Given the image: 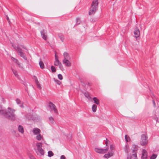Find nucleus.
<instances>
[{
  "instance_id": "18",
  "label": "nucleus",
  "mask_w": 159,
  "mask_h": 159,
  "mask_svg": "<svg viewBox=\"0 0 159 159\" xmlns=\"http://www.w3.org/2000/svg\"><path fill=\"white\" fill-rule=\"evenodd\" d=\"M18 130L21 134H23L24 130L23 127L21 125H19L18 127Z\"/></svg>"
},
{
  "instance_id": "5",
  "label": "nucleus",
  "mask_w": 159,
  "mask_h": 159,
  "mask_svg": "<svg viewBox=\"0 0 159 159\" xmlns=\"http://www.w3.org/2000/svg\"><path fill=\"white\" fill-rule=\"evenodd\" d=\"M55 60L54 62V64L55 66H59V68L61 70H64V67L62 64L59 60V57L57 54V52H55Z\"/></svg>"
},
{
  "instance_id": "30",
  "label": "nucleus",
  "mask_w": 159,
  "mask_h": 159,
  "mask_svg": "<svg viewBox=\"0 0 159 159\" xmlns=\"http://www.w3.org/2000/svg\"><path fill=\"white\" fill-rule=\"evenodd\" d=\"M57 77L60 80H61L63 79V76L61 74H58L57 75Z\"/></svg>"
},
{
  "instance_id": "24",
  "label": "nucleus",
  "mask_w": 159,
  "mask_h": 159,
  "mask_svg": "<svg viewBox=\"0 0 159 159\" xmlns=\"http://www.w3.org/2000/svg\"><path fill=\"white\" fill-rule=\"evenodd\" d=\"M125 139L127 142H129L130 141V139L129 137L127 135H125Z\"/></svg>"
},
{
  "instance_id": "34",
  "label": "nucleus",
  "mask_w": 159,
  "mask_h": 159,
  "mask_svg": "<svg viewBox=\"0 0 159 159\" xmlns=\"http://www.w3.org/2000/svg\"><path fill=\"white\" fill-rule=\"evenodd\" d=\"M60 159H66V157L64 155H61L60 157Z\"/></svg>"
},
{
  "instance_id": "21",
  "label": "nucleus",
  "mask_w": 159,
  "mask_h": 159,
  "mask_svg": "<svg viewBox=\"0 0 159 159\" xmlns=\"http://www.w3.org/2000/svg\"><path fill=\"white\" fill-rule=\"evenodd\" d=\"M96 11L94 10L93 9H92L90 8L89 12V14L90 15H93L95 13Z\"/></svg>"
},
{
  "instance_id": "7",
  "label": "nucleus",
  "mask_w": 159,
  "mask_h": 159,
  "mask_svg": "<svg viewBox=\"0 0 159 159\" xmlns=\"http://www.w3.org/2000/svg\"><path fill=\"white\" fill-rule=\"evenodd\" d=\"M98 0H93L90 8L97 11L98 8Z\"/></svg>"
},
{
  "instance_id": "9",
  "label": "nucleus",
  "mask_w": 159,
  "mask_h": 159,
  "mask_svg": "<svg viewBox=\"0 0 159 159\" xmlns=\"http://www.w3.org/2000/svg\"><path fill=\"white\" fill-rule=\"evenodd\" d=\"M124 150L126 153H128V154H129V153L131 152L132 151V149L130 148L129 145L127 144L125 146Z\"/></svg>"
},
{
  "instance_id": "32",
  "label": "nucleus",
  "mask_w": 159,
  "mask_h": 159,
  "mask_svg": "<svg viewBox=\"0 0 159 159\" xmlns=\"http://www.w3.org/2000/svg\"><path fill=\"white\" fill-rule=\"evenodd\" d=\"M157 157V155L156 154H153L151 157L150 159H155Z\"/></svg>"
},
{
  "instance_id": "13",
  "label": "nucleus",
  "mask_w": 159,
  "mask_h": 159,
  "mask_svg": "<svg viewBox=\"0 0 159 159\" xmlns=\"http://www.w3.org/2000/svg\"><path fill=\"white\" fill-rule=\"evenodd\" d=\"M142 159H147V152L145 149H143L142 151Z\"/></svg>"
},
{
  "instance_id": "1",
  "label": "nucleus",
  "mask_w": 159,
  "mask_h": 159,
  "mask_svg": "<svg viewBox=\"0 0 159 159\" xmlns=\"http://www.w3.org/2000/svg\"><path fill=\"white\" fill-rule=\"evenodd\" d=\"M115 148V145L111 144L110 145L109 148L103 147V148H102L96 147L95 148L94 150L96 153L99 154H104L107 152L104 155V157L108 159L113 156Z\"/></svg>"
},
{
  "instance_id": "27",
  "label": "nucleus",
  "mask_w": 159,
  "mask_h": 159,
  "mask_svg": "<svg viewBox=\"0 0 159 159\" xmlns=\"http://www.w3.org/2000/svg\"><path fill=\"white\" fill-rule=\"evenodd\" d=\"M49 121L50 123H51L52 124L54 123V119L53 117H49Z\"/></svg>"
},
{
  "instance_id": "19",
  "label": "nucleus",
  "mask_w": 159,
  "mask_h": 159,
  "mask_svg": "<svg viewBox=\"0 0 159 159\" xmlns=\"http://www.w3.org/2000/svg\"><path fill=\"white\" fill-rule=\"evenodd\" d=\"M93 100L94 103L95 104L98 105L99 104L100 102L99 100L96 97H94L93 98Z\"/></svg>"
},
{
  "instance_id": "11",
  "label": "nucleus",
  "mask_w": 159,
  "mask_h": 159,
  "mask_svg": "<svg viewBox=\"0 0 159 159\" xmlns=\"http://www.w3.org/2000/svg\"><path fill=\"white\" fill-rule=\"evenodd\" d=\"M62 62L66 66L70 67L71 66V62L68 60V59H64L62 61Z\"/></svg>"
},
{
  "instance_id": "23",
  "label": "nucleus",
  "mask_w": 159,
  "mask_h": 159,
  "mask_svg": "<svg viewBox=\"0 0 159 159\" xmlns=\"http://www.w3.org/2000/svg\"><path fill=\"white\" fill-rule=\"evenodd\" d=\"M63 56L64 57V59H68L69 57V54L66 52H64L63 53Z\"/></svg>"
},
{
  "instance_id": "31",
  "label": "nucleus",
  "mask_w": 159,
  "mask_h": 159,
  "mask_svg": "<svg viewBox=\"0 0 159 159\" xmlns=\"http://www.w3.org/2000/svg\"><path fill=\"white\" fill-rule=\"evenodd\" d=\"M55 82L58 85H60L61 84V82L57 80H55Z\"/></svg>"
},
{
  "instance_id": "33",
  "label": "nucleus",
  "mask_w": 159,
  "mask_h": 159,
  "mask_svg": "<svg viewBox=\"0 0 159 159\" xmlns=\"http://www.w3.org/2000/svg\"><path fill=\"white\" fill-rule=\"evenodd\" d=\"M11 60H12L14 62H15L16 63L17 62V61H18L15 58H14L13 57H11Z\"/></svg>"
},
{
  "instance_id": "8",
  "label": "nucleus",
  "mask_w": 159,
  "mask_h": 159,
  "mask_svg": "<svg viewBox=\"0 0 159 159\" xmlns=\"http://www.w3.org/2000/svg\"><path fill=\"white\" fill-rule=\"evenodd\" d=\"M49 107H50L51 109L52 110V111L53 113L57 114V110L55 105L52 102H49Z\"/></svg>"
},
{
  "instance_id": "15",
  "label": "nucleus",
  "mask_w": 159,
  "mask_h": 159,
  "mask_svg": "<svg viewBox=\"0 0 159 159\" xmlns=\"http://www.w3.org/2000/svg\"><path fill=\"white\" fill-rule=\"evenodd\" d=\"M42 37L45 40H46L47 39V36L46 33V31L44 30H42L40 31Z\"/></svg>"
},
{
  "instance_id": "2",
  "label": "nucleus",
  "mask_w": 159,
  "mask_h": 159,
  "mask_svg": "<svg viewBox=\"0 0 159 159\" xmlns=\"http://www.w3.org/2000/svg\"><path fill=\"white\" fill-rule=\"evenodd\" d=\"M42 143H36L35 147V149L37 154L39 156L44 155V151L42 148Z\"/></svg>"
},
{
  "instance_id": "17",
  "label": "nucleus",
  "mask_w": 159,
  "mask_h": 159,
  "mask_svg": "<svg viewBox=\"0 0 159 159\" xmlns=\"http://www.w3.org/2000/svg\"><path fill=\"white\" fill-rule=\"evenodd\" d=\"M36 135L35 138L37 140L40 141L43 140V137L40 133Z\"/></svg>"
},
{
  "instance_id": "3",
  "label": "nucleus",
  "mask_w": 159,
  "mask_h": 159,
  "mask_svg": "<svg viewBox=\"0 0 159 159\" xmlns=\"http://www.w3.org/2000/svg\"><path fill=\"white\" fill-rule=\"evenodd\" d=\"M143 25L141 24L137 25L135 27L133 31V36L137 39L139 37L140 34V31L142 30Z\"/></svg>"
},
{
  "instance_id": "25",
  "label": "nucleus",
  "mask_w": 159,
  "mask_h": 159,
  "mask_svg": "<svg viewBox=\"0 0 159 159\" xmlns=\"http://www.w3.org/2000/svg\"><path fill=\"white\" fill-rule=\"evenodd\" d=\"M137 146L133 144L132 145L131 149H132V151H134L137 149Z\"/></svg>"
},
{
  "instance_id": "26",
  "label": "nucleus",
  "mask_w": 159,
  "mask_h": 159,
  "mask_svg": "<svg viewBox=\"0 0 159 159\" xmlns=\"http://www.w3.org/2000/svg\"><path fill=\"white\" fill-rule=\"evenodd\" d=\"M51 69L52 72H55L56 71V70L55 67L53 66H52L51 67Z\"/></svg>"
},
{
  "instance_id": "22",
  "label": "nucleus",
  "mask_w": 159,
  "mask_h": 159,
  "mask_svg": "<svg viewBox=\"0 0 159 159\" xmlns=\"http://www.w3.org/2000/svg\"><path fill=\"white\" fill-rule=\"evenodd\" d=\"M92 109L93 112H95L97 109V106L95 104H93L92 107Z\"/></svg>"
},
{
  "instance_id": "6",
  "label": "nucleus",
  "mask_w": 159,
  "mask_h": 159,
  "mask_svg": "<svg viewBox=\"0 0 159 159\" xmlns=\"http://www.w3.org/2000/svg\"><path fill=\"white\" fill-rule=\"evenodd\" d=\"M148 143V137L146 134H142L141 136L140 140V145L142 146H146Z\"/></svg>"
},
{
  "instance_id": "12",
  "label": "nucleus",
  "mask_w": 159,
  "mask_h": 159,
  "mask_svg": "<svg viewBox=\"0 0 159 159\" xmlns=\"http://www.w3.org/2000/svg\"><path fill=\"white\" fill-rule=\"evenodd\" d=\"M16 50L18 52V54L21 57H23L24 58H26L25 54H24V53H23L22 50L21 49L18 48L17 49H16Z\"/></svg>"
},
{
  "instance_id": "28",
  "label": "nucleus",
  "mask_w": 159,
  "mask_h": 159,
  "mask_svg": "<svg viewBox=\"0 0 159 159\" xmlns=\"http://www.w3.org/2000/svg\"><path fill=\"white\" fill-rule=\"evenodd\" d=\"M53 153L52 151H49L48 152V156L49 157H51L53 156Z\"/></svg>"
},
{
  "instance_id": "35",
  "label": "nucleus",
  "mask_w": 159,
  "mask_h": 159,
  "mask_svg": "<svg viewBox=\"0 0 159 159\" xmlns=\"http://www.w3.org/2000/svg\"><path fill=\"white\" fill-rule=\"evenodd\" d=\"M85 95L86 97H87L88 98L89 97V95L88 94H85Z\"/></svg>"
},
{
  "instance_id": "20",
  "label": "nucleus",
  "mask_w": 159,
  "mask_h": 159,
  "mask_svg": "<svg viewBox=\"0 0 159 159\" xmlns=\"http://www.w3.org/2000/svg\"><path fill=\"white\" fill-rule=\"evenodd\" d=\"M16 101L17 104L20 105V107H24L23 103H22L21 102L20 100L18 98L16 99Z\"/></svg>"
},
{
  "instance_id": "29",
  "label": "nucleus",
  "mask_w": 159,
  "mask_h": 159,
  "mask_svg": "<svg viewBox=\"0 0 159 159\" xmlns=\"http://www.w3.org/2000/svg\"><path fill=\"white\" fill-rule=\"evenodd\" d=\"M39 64L40 68L41 69H43L44 67V65L43 63L41 61H40L39 62Z\"/></svg>"
},
{
  "instance_id": "14",
  "label": "nucleus",
  "mask_w": 159,
  "mask_h": 159,
  "mask_svg": "<svg viewBox=\"0 0 159 159\" xmlns=\"http://www.w3.org/2000/svg\"><path fill=\"white\" fill-rule=\"evenodd\" d=\"M127 159H137V154L135 153L132 155L128 154Z\"/></svg>"
},
{
  "instance_id": "4",
  "label": "nucleus",
  "mask_w": 159,
  "mask_h": 159,
  "mask_svg": "<svg viewBox=\"0 0 159 159\" xmlns=\"http://www.w3.org/2000/svg\"><path fill=\"white\" fill-rule=\"evenodd\" d=\"M15 110L10 107H8L5 112H4L3 114L7 117H9L11 118H12L14 116V112Z\"/></svg>"
},
{
  "instance_id": "10",
  "label": "nucleus",
  "mask_w": 159,
  "mask_h": 159,
  "mask_svg": "<svg viewBox=\"0 0 159 159\" xmlns=\"http://www.w3.org/2000/svg\"><path fill=\"white\" fill-rule=\"evenodd\" d=\"M32 132L34 135H37L41 133V130L38 128H34L32 130Z\"/></svg>"
},
{
  "instance_id": "16",
  "label": "nucleus",
  "mask_w": 159,
  "mask_h": 159,
  "mask_svg": "<svg viewBox=\"0 0 159 159\" xmlns=\"http://www.w3.org/2000/svg\"><path fill=\"white\" fill-rule=\"evenodd\" d=\"M110 141L108 140L107 139H106L104 141L103 143L104 144L103 148H108V146L110 144Z\"/></svg>"
}]
</instances>
